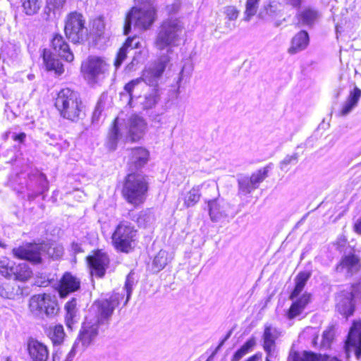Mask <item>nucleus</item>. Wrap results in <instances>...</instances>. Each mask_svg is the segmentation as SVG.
Returning a JSON list of instances; mask_svg holds the SVG:
<instances>
[{
	"label": "nucleus",
	"mask_w": 361,
	"mask_h": 361,
	"mask_svg": "<svg viewBox=\"0 0 361 361\" xmlns=\"http://www.w3.org/2000/svg\"><path fill=\"white\" fill-rule=\"evenodd\" d=\"M185 33L184 23L177 18L164 20L157 35L154 46L159 54L171 56L173 48L178 46Z\"/></svg>",
	"instance_id": "nucleus-1"
},
{
	"label": "nucleus",
	"mask_w": 361,
	"mask_h": 361,
	"mask_svg": "<svg viewBox=\"0 0 361 361\" xmlns=\"http://www.w3.org/2000/svg\"><path fill=\"white\" fill-rule=\"evenodd\" d=\"M157 19V8L150 3L145 2L131 8L127 13L123 27L124 35H128L133 24L140 30L149 29Z\"/></svg>",
	"instance_id": "nucleus-2"
},
{
	"label": "nucleus",
	"mask_w": 361,
	"mask_h": 361,
	"mask_svg": "<svg viewBox=\"0 0 361 361\" xmlns=\"http://www.w3.org/2000/svg\"><path fill=\"white\" fill-rule=\"evenodd\" d=\"M55 106L63 118L72 121L79 120L84 114V106L79 94L69 88L63 89L58 93Z\"/></svg>",
	"instance_id": "nucleus-3"
},
{
	"label": "nucleus",
	"mask_w": 361,
	"mask_h": 361,
	"mask_svg": "<svg viewBox=\"0 0 361 361\" xmlns=\"http://www.w3.org/2000/svg\"><path fill=\"white\" fill-rule=\"evenodd\" d=\"M147 190L145 176L140 173H132L126 178L122 195L129 204L137 207L145 202Z\"/></svg>",
	"instance_id": "nucleus-4"
},
{
	"label": "nucleus",
	"mask_w": 361,
	"mask_h": 361,
	"mask_svg": "<svg viewBox=\"0 0 361 361\" xmlns=\"http://www.w3.org/2000/svg\"><path fill=\"white\" fill-rule=\"evenodd\" d=\"M63 247L47 244H28L13 249L15 257L38 264L42 262V257L47 255L49 257L57 259L63 255Z\"/></svg>",
	"instance_id": "nucleus-5"
},
{
	"label": "nucleus",
	"mask_w": 361,
	"mask_h": 361,
	"mask_svg": "<svg viewBox=\"0 0 361 361\" xmlns=\"http://www.w3.org/2000/svg\"><path fill=\"white\" fill-rule=\"evenodd\" d=\"M109 65L99 56H90L81 64V72L90 84L103 80L109 75Z\"/></svg>",
	"instance_id": "nucleus-6"
},
{
	"label": "nucleus",
	"mask_w": 361,
	"mask_h": 361,
	"mask_svg": "<svg viewBox=\"0 0 361 361\" xmlns=\"http://www.w3.org/2000/svg\"><path fill=\"white\" fill-rule=\"evenodd\" d=\"M137 230L130 222L121 221L112 234V243L121 252H128L135 244Z\"/></svg>",
	"instance_id": "nucleus-7"
},
{
	"label": "nucleus",
	"mask_w": 361,
	"mask_h": 361,
	"mask_svg": "<svg viewBox=\"0 0 361 361\" xmlns=\"http://www.w3.org/2000/svg\"><path fill=\"white\" fill-rule=\"evenodd\" d=\"M29 310L36 317H52L57 314L59 306L54 296L48 293L37 294L31 297Z\"/></svg>",
	"instance_id": "nucleus-8"
},
{
	"label": "nucleus",
	"mask_w": 361,
	"mask_h": 361,
	"mask_svg": "<svg viewBox=\"0 0 361 361\" xmlns=\"http://www.w3.org/2000/svg\"><path fill=\"white\" fill-rule=\"evenodd\" d=\"M171 59L170 56L160 54L159 59L154 63L142 71V75L140 77L142 82H145L149 86L157 87Z\"/></svg>",
	"instance_id": "nucleus-9"
},
{
	"label": "nucleus",
	"mask_w": 361,
	"mask_h": 361,
	"mask_svg": "<svg viewBox=\"0 0 361 361\" xmlns=\"http://www.w3.org/2000/svg\"><path fill=\"white\" fill-rule=\"evenodd\" d=\"M354 298H361V281L353 285L350 291L343 290L337 295L336 307L338 312L345 317L352 315L354 312Z\"/></svg>",
	"instance_id": "nucleus-10"
},
{
	"label": "nucleus",
	"mask_w": 361,
	"mask_h": 361,
	"mask_svg": "<svg viewBox=\"0 0 361 361\" xmlns=\"http://www.w3.org/2000/svg\"><path fill=\"white\" fill-rule=\"evenodd\" d=\"M99 324L94 319L86 317L72 351H82L89 346L97 336Z\"/></svg>",
	"instance_id": "nucleus-11"
},
{
	"label": "nucleus",
	"mask_w": 361,
	"mask_h": 361,
	"mask_svg": "<svg viewBox=\"0 0 361 361\" xmlns=\"http://www.w3.org/2000/svg\"><path fill=\"white\" fill-rule=\"evenodd\" d=\"M64 31L66 37L73 42H82L86 34L82 15L78 13L69 14L66 20Z\"/></svg>",
	"instance_id": "nucleus-12"
},
{
	"label": "nucleus",
	"mask_w": 361,
	"mask_h": 361,
	"mask_svg": "<svg viewBox=\"0 0 361 361\" xmlns=\"http://www.w3.org/2000/svg\"><path fill=\"white\" fill-rule=\"evenodd\" d=\"M202 188L216 189L215 184L210 181H205L201 184L195 185L190 190L180 193L177 201V207L179 209L183 210L194 207L200 200V191Z\"/></svg>",
	"instance_id": "nucleus-13"
},
{
	"label": "nucleus",
	"mask_w": 361,
	"mask_h": 361,
	"mask_svg": "<svg viewBox=\"0 0 361 361\" xmlns=\"http://www.w3.org/2000/svg\"><path fill=\"white\" fill-rule=\"evenodd\" d=\"M269 166H265L250 176H240L238 178L239 192L247 195L252 190L257 188L259 185L268 176Z\"/></svg>",
	"instance_id": "nucleus-14"
},
{
	"label": "nucleus",
	"mask_w": 361,
	"mask_h": 361,
	"mask_svg": "<svg viewBox=\"0 0 361 361\" xmlns=\"http://www.w3.org/2000/svg\"><path fill=\"white\" fill-rule=\"evenodd\" d=\"M121 295L118 293H114L109 299L100 300L94 302L93 308L96 309L98 316L94 319L98 324L103 323L108 319L113 314L115 308L118 305Z\"/></svg>",
	"instance_id": "nucleus-15"
},
{
	"label": "nucleus",
	"mask_w": 361,
	"mask_h": 361,
	"mask_svg": "<svg viewBox=\"0 0 361 361\" xmlns=\"http://www.w3.org/2000/svg\"><path fill=\"white\" fill-rule=\"evenodd\" d=\"M281 332L270 325L264 326L262 334V347L267 354L266 361H273L277 356L276 340L281 336Z\"/></svg>",
	"instance_id": "nucleus-16"
},
{
	"label": "nucleus",
	"mask_w": 361,
	"mask_h": 361,
	"mask_svg": "<svg viewBox=\"0 0 361 361\" xmlns=\"http://www.w3.org/2000/svg\"><path fill=\"white\" fill-rule=\"evenodd\" d=\"M351 348L355 351L357 357H359L361 355V322H354L350 330L345 345L347 357L349 356Z\"/></svg>",
	"instance_id": "nucleus-17"
},
{
	"label": "nucleus",
	"mask_w": 361,
	"mask_h": 361,
	"mask_svg": "<svg viewBox=\"0 0 361 361\" xmlns=\"http://www.w3.org/2000/svg\"><path fill=\"white\" fill-rule=\"evenodd\" d=\"M27 351L31 361H47L49 353L47 346L39 341L30 338L27 341Z\"/></svg>",
	"instance_id": "nucleus-18"
},
{
	"label": "nucleus",
	"mask_w": 361,
	"mask_h": 361,
	"mask_svg": "<svg viewBox=\"0 0 361 361\" xmlns=\"http://www.w3.org/2000/svg\"><path fill=\"white\" fill-rule=\"evenodd\" d=\"M128 128L129 137L133 142H136L142 138L147 132V123L142 117L135 114L129 118Z\"/></svg>",
	"instance_id": "nucleus-19"
},
{
	"label": "nucleus",
	"mask_w": 361,
	"mask_h": 361,
	"mask_svg": "<svg viewBox=\"0 0 361 361\" xmlns=\"http://www.w3.org/2000/svg\"><path fill=\"white\" fill-rule=\"evenodd\" d=\"M87 261L92 269V275L102 277L108 267L109 259L106 254L99 250L93 255L87 257Z\"/></svg>",
	"instance_id": "nucleus-20"
},
{
	"label": "nucleus",
	"mask_w": 361,
	"mask_h": 361,
	"mask_svg": "<svg viewBox=\"0 0 361 361\" xmlns=\"http://www.w3.org/2000/svg\"><path fill=\"white\" fill-rule=\"evenodd\" d=\"M209 216L213 221H218L228 216L231 206L224 200H209Z\"/></svg>",
	"instance_id": "nucleus-21"
},
{
	"label": "nucleus",
	"mask_w": 361,
	"mask_h": 361,
	"mask_svg": "<svg viewBox=\"0 0 361 361\" xmlns=\"http://www.w3.org/2000/svg\"><path fill=\"white\" fill-rule=\"evenodd\" d=\"M160 99V93L157 87H154L150 92H147L143 96L135 98L133 106H138L142 110H149L154 108Z\"/></svg>",
	"instance_id": "nucleus-22"
},
{
	"label": "nucleus",
	"mask_w": 361,
	"mask_h": 361,
	"mask_svg": "<svg viewBox=\"0 0 361 361\" xmlns=\"http://www.w3.org/2000/svg\"><path fill=\"white\" fill-rule=\"evenodd\" d=\"M149 160V152L145 147L133 148L130 151L129 165L130 167L138 169L143 167Z\"/></svg>",
	"instance_id": "nucleus-23"
},
{
	"label": "nucleus",
	"mask_w": 361,
	"mask_h": 361,
	"mask_svg": "<svg viewBox=\"0 0 361 361\" xmlns=\"http://www.w3.org/2000/svg\"><path fill=\"white\" fill-rule=\"evenodd\" d=\"M80 282L70 273H66L60 280L59 293L61 298L66 297L69 293L80 288Z\"/></svg>",
	"instance_id": "nucleus-24"
},
{
	"label": "nucleus",
	"mask_w": 361,
	"mask_h": 361,
	"mask_svg": "<svg viewBox=\"0 0 361 361\" xmlns=\"http://www.w3.org/2000/svg\"><path fill=\"white\" fill-rule=\"evenodd\" d=\"M51 46L55 52L65 61L68 62L73 61V54L61 35L56 34L54 36L51 40Z\"/></svg>",
	"instance_id": "nucleus-25"
},
{
	"label": "nucleus",
	"mask_w": 361,
	"mask_h": 361,
	"mask_svg": "<svg viewBox=\"0 0 361 361\" xmlns=\"http://www.w3.org/2000/svg\"><path fill=\"white\" fill-rule=\"evenodd\" d=\"M360 268V259L355 255L343 257L340 264L336 267L338 272L346 271L347 274L352 275L359 271Z\"/></svg>",
	"instance_id": "nucleus-26"
},
{
	"label": "nucleus",
	"mask_w": 361,
	"mask_h": 361,
	"mask_svg": "<svg viewBox=\"0 0 361 361\" xmlns=\"http://www.w3.org/2000/svg\"><path fill=\"white\" fill-rule=\"evenodd\" d=\"M319 13L312 8H306L296 15L299 26H312L319 18Z\"/></svg>",
	"instance_id": "nucleus-27"
},
{
	"label": "nucleus",
	"mask_w": 361,
	"mask_h": 361,
	"mask_svg": "<svg viewBox=\"0 0 361 361\" xmlns=\"http://www.w3.org/2000/svg\"><path fill=\"white\" fill-rule=\"evenodd\" d=\"M309 44V35L306 31H300L296 34L291 41V46L288 49V53L295 54L305 49Z\"/></svg>",
	"instance_id": "nucleus-28"
},
{
	"label": "nucleus",
	"mask_w": 361,
	"mask_h": 361,
	"mask_svg": "<svg viewBox=\"0 0 361 361\" xmlns=\"http://www.w3.org/2000/svg\"><path fill=\"white\" fill-rule=\"evenodd\" d=\"M361 97V90L355 87L353 91L350 92L346 101L343 104L340 115L345 116L350 114L352 110L357 105L358 102Z\"/></svg>",
	"instance_id": "nucleus-29"
},
{
	"label": "nucleus",
	"mask_w": 361,
	"mask_h": 361,
	"mask_svg": "<svg viewBox=\"0 0 361 361\" xmlns=\"http://www.w3.org/2000/svg\"><path fill=\"white\" fill-rule=\"evenodd\" d=\"M310 301V295L307 293L303 294L291 305L287 314L288 318L289 319H293L299 316L303 312Z\"/></svg>",
	"instance_id": "nucleus-30"
},
{
	"label": "nucleus",
	"mask_w": 361,
	"mask_h": 361,
	"mask_svg": "<svg viewBox=\"0 0 361 361\" xmlns=\"http://www.w3.org/2000/svg\"><path fill=\"white\" fill-rule=\"evenodd\" d=\"M138 47L139 42L136 40L135 37L128 38L123 47L120 48L117 54L116 60L114 61V66L117 69L119 68L123 61L126 59L128 48L135 49L138 48Z\"/></svg>",
	"instance_id": "nucleus-31"
},
{
	"label": "nucleus",
	"mask_w": 361,
	"mask_h": 361,
	"mask_svg": "<svg viewBox=\"0 0 361 361\" xmlns=\"http://www.w3.org/2000/svg\"><path fill=\"white\" fill-rule=\"evenodd\" d=\"M32 271L25 262L14 265L12 271V279L19 281H26L32 277Z\"/></svg>",
	"instance_id": "nucleus-32"
},
{
	"label": "nucleus",
	"mask_w": 361,
	"mask_h": 361,
	"mask_svg": "<svg viewBox=\"0 0 361 361\" xmlns=\"http://www.w3.org/2000/svg\"><path fill=\"white\" fill-rule=\"evenodd\" d=\"M43 59L48 71H54L59 75L63 72L62 63L58 59L54 58L49 51H44Z\"/></svg>",
	"instance_id": "nucleus-33"
},
{
	"label": "nucleus",
	"mask_w": 361,
	"mask_h": 361,
	"mask_svg": "<svg viewBox=\"0 0 361 361\" xmlns=\"http://www.w3.org/2000/svg\"><path fill=\"white\" fill-rule=\"evenodd\" d=\"M118 118H115L113 126L109 133L106 146L110 150H114L117 145V142L121 137L119 128L118 126Z\"/></svg>",
	"instance_id": "nucleus-34"
},
{
	"label": "nucleus",
	"mask_w": 361,
	"mask_h": 361,
	"mask_svg": "<svg viewBox=\"0 0 361 361\" xmlns=\"http://www.w3.org/2000/svg\"><path fill=\"white\" fill-rule=\"evenodd\" d=\"M21 294L19 287L13 286L8 283L0 284V297L5 299L14 300Z\"/></svg>",
	"instance_id": "nucleus-35"
},
{
	"label": "nucleus",
	"mask_w": 361,
	"mask_h": 361,
	"mask_svg": "<svg viewBox=\"0 0 361 361\" xmlns=\"http://www.w3.org/2000/svg\"><path fill=\"white\" fill-rule=\"evenodd\" d=\"M42 0H21L23 11L27 16L37 14L42 6Z\"/></svg>",
	"instance_id": "nucleus-36"
},
{
	"label": "nucleus",
	"mask_w": 361,
	"mask_h": 361,
	"mask_svg": "<svg viewBox=\"0 0 361 361\" xmlns=\"http://www.w3.org/2000/svg\"><path fill=\"white\" fill-rule=\"evenodd\" d=\"M293 361H340L335 357L305 353L302 356L295 355Z\"/></svg>",
	"instance_id": "nucleus-37"
},
{
	"label": "nucleus",
	"mask_w": 361,
	"mask_h": 361,
	"mask_svg": "<svg viewBox=\"0 0 361 361\" xmlns=\"http://www.w3.org/2000/svg\"><path fill=\"white\" fill-rule=\"evenodd\" d=\"M310 277V274L308 272H300L298 274L295 279V287L290 296V299L293 300L299 295Z\"/></svg>",
	"instance_id": "nucleus-38"
},
{
	"label": "nucleus",
	"mask_w": 361,
	"mask_h": 361,
	"mask_svg": "<svg viewBox=\"0 0 361 361\" xmlns=\"http://www.w3.org/2000/svg\"><path fill=\"white\" fill-rule=\"evenodd\" d=\"M171 257L169 254L163 250H161L153 260V266L157 270L163 269L166 265L171 261Z\"/></svg>",
	"instance_id": "nucleus-39"
},
{
	"label": "nucleus",
	"mask_w": 361,
	"mask_h": 361,
	"mask_svg": "<svg viewBox=\"0 0 361 361\" xmlns=\"http://www.w3.org/2000/svg\"><path fill=\"white\" fill-rule=\"evenodd\" d=\"M255 345L256 341L255 338H250L241 346L239 350L235 352L231 359V361H239L243 357L247 355Z\"/></svg>",
	"instance_id": "nucleus-40"
},
{
	"label": "nucleus",
	"mask_w": 361,
	"mask_h": 361,
	"mask_svg": "<svg viewBox=\"0 0 361 361\" xmlns=\"http://www.w3.org/2000/svg\"><path fill=\"white\" fill-rule=\"evenodd\" d=\"M15 263L6 257H0V274L7 279H12Z\"/></svg>",
	"instance_id": "nucleus-41"
},
{
	"label": "nucleus",
	"mask_w": 361,
	"mask_h": 361,
	"mask_svg": "<svg viewBox=\"0 0 361 361\" xmlns=\"http://www.w3.org/2000/svg\"><path fill=\"white\" fill-rule=\"evenodd\" d=\"M259 1L260 0L246 1L243 20L248 22L250 20L251 18L256 14Z\"/></svg>",
	"instance_id": "nucleus-42"
},
{
	"label": "nucleus",
	"mask_w": 361,
	"mask_h": 361,
	"mask_svg": "<svg viewBox=\"0 0 361 361\" xmlns=\"http://www.w3.org/2000/svg\"><path fill=\"white\" fill-rule=\"evenodd\" d=\"M49 337L54 344H60L65 337L63 327L61 324L55 325L50 329Z\"/></svg>",
	"instance_id": "nucleus-43"
},
{
	"label": "nucleus",
	"mask_w": 361,
	"mask_h": 361,
	"mask_svg": "<svg viewBox=\"0 0 361 361\" xmlns=\"http://www.w3.org/2000/svg\"><path fill=\"white\" fill-rule=\"evenodd\" d=\"M267 14L271 17H275L281 14L282 11L281 4L277 0H269L264 6Z\"/></svg>",
	"instance_id": "nucleus-44"
},
{
	"label": "nucleus",
	"mask_w": 361,
	"mask_h": 361,
	"mask_svg": "<svg viewBox=\"0 0 361 361\" xmlns=\"http://www.w3.org/2000/svg\"><path fill=\"white\" fill-rule=\"evenodd\" d=\"M190 73H191L190 64L183 65L179 74H178V78L176 80V85H177L176 92L178 94L180 93V88L182 82L190 77Z\"/></svg>",
	"instance_id": "nucleus-45"
},
{
	"label": "nucleus",
	"mask_w": 361,
	"mask_h": 361,
	"mask_svg": "<svg viewBox=\"0 0 361 361\" xmlns=\"http://www.w3.org/2000/svg\"><path fill=\"white\" fill-rule=\"evenodd\" d=\"M190 73H191L190 64L183 65L179 74H178V78L176 80V85H177L176 92L178 94L180 93V88L182 82L190 77Z\"/></svg>",
	"instance_id": "nucleus-46"
},
{
	"label": "nucleus",
	"mask_w": 361,
	"mask_h": 361,
	"mask_svg": "<svg viewBox=\"0 0 361 361\" xmlns=\"http://www.w3.org/2000/svg\"><path fill=\"white\" fill-rule=\"evenodd\" d=\"M334 332L333 327H330L324 331L322 339L321 341V347L323 348H328L330 347L331 343L334 339Z\"/></svg>",
	"instance_id": "nucleus-47"
},
{
	"label": "nucleus",
	"mask_w": 361,
	"mask_h": 361,
	"mask_svg": "<svg viewBox=\"0 0 361 361\" xmlns=\"http://www.w3.org/2000/svg\"><path fill=\"white\" fill-rule=\"evenodd\" d=\"M142 82L140 78H137L136 79L132 80L128 83H127L125 87V91L129 94V102L128 104L130 106H133V103H134V99L132 95V92L134 88Z\"/></svg>",
	"instance_id": "nucleus-48"
},
{
	"label": "nucleus",
	"mask_w": 361,
	"mask_h": 361,
	"mask_svg": "<svg viewBox=\"0 0 361 361\" xmlns=\"http://www.w3.org/2000/svg\"><path fill=\"white\" fill-rule=\"evenodd\" d=\"M135 279L134 277V273L130 272L127 276L126 281L125 283L124 288H125V290L126 291V294H127L126 300L125 304L127 303V302L128 301V300L130 298V295H131L132 291H133V286L135 285Z\"/></svg>",
	"instance_id": "nucleus-49"
},
{
	"label": "nucleus",
	"mask_w": 361,
	"mask_h": 361,
	"mask_svg": "<svg viewBox=\"0 0 361 361\" xmlns=\"http://www.w3.org/2000/svg\"><path fill=\"white\" fill-rule=\"evenodd\" d=\"M298 161V154L295 152L292 154L286 155L280 162V168L281 170H286V167L290 164H296Z\"/></svg>",
	"instance_id": "nucleus-50"
},
{
	"label": "nucleus",
	"mask_w": 361,
	"mask_h": 361,
	"mask_svg": "<svg viewBox=\"0 0 361 361\" xmlns=\"http://www.w3.org/2000/svg\"><path fill=\"white\" fill-rule=\"evenodd\" d=\"M224 13L229 20H235L239 16V11L234 6H226Z\"/></svg>",
	"instance_id": "nucleus-51"
},
{
	"label": "nucleus",
	"mask_w": 361,
	"mask_h": 361,
	"mask_svg": "<svg viewBox=\"0 0 361 361\" xmlns=\"http://www.w3.org/2000/svg\"><path fill=\"white\" fill-rule=\"evenodd\" d=\"M75 316V312H66L65 320L66 323V326L68 328H71L72 324L74 323V317Z\"/></svg>",
	"instance_id": "nucleus-52"
},
{
	"label": "nucleus",
	"mask_w": 361,
	"mask_h": 361,
	"mask_svg": "<svg viewBox=\"0 0 361 361\" xmlns=\"http://www.w3.org/2000/svg\"><path fill=\"white\" fill-rule=\"evenodd\" d=\"M66 0H48V4L54 8H61L63 6Z\"/></svg>",
	"instance_id": "nucleus-53"
},
{
	"label": "nucleus",
	"mask_w": 361,
	"mask_h": 361,
	"mask_svg": "<svg viewBox=\"0 0 361 361\" xmlns=\"http://www.w3.org/2000/svg\"><path fill=\"white\" fill-rule=\"evenodd\" d=\"M93 27H96L98 32H102L104 29V21L102 18L94 20Z\"/></svg>",
	"instance_id": "nucleus-54"
},
{
	"label": "nucleus",
	"mask_w": 361,
	"mask_h": 361,
	"mask_svg": "<svg viewBox=\"0 0 361 361\" xmlns=\"http://www.w3.org/2000/svg\"><path fill=\"white\" fill-rule=\"evenodd\" d=\"M65 309L66 310V312H75V300H72L71 302H68L65 305Z\"/></svg>",
	"instance_id": "nucleus-55"
},
{
	"label": "nucleus",
	"mask_w": 361,
	"mask_h": 361,
	"mask_svg": "<svg viewBox=\"0 0 361 361\" xmlns=\"http://www.w3.org/2000/svg\"><path fill=\"white\" fill-rule=\"evenodd\" d=\"M284 1L286 4L290 5L294 8L299 7L301 5L302 1V0H284Z\"/></svg>",
	"instance_id": "nucleus-56"
},
{
	"label": "nucleus",
	"mask_w": 361,
	"mask_h": 361,
	"mask_svg": "<svg viewBox=\"0 0 361 361\" xmlns=\"http://www.w3.org/2000/svg\"><path fill=\"white\" fill-rule=\"evenodd\" d=\"M353 230L356 233L361 235V218L355 223Z\"/></svg>",
	"instance_id": "nucleus-57"
},
{
	"label": "nucleus",
	"mask_w": 361,
	"mask_h": 361,
	"mask_svg": "<svg viewBox=\"0 0 361 361\" xmlns=\"http://www.w3.org/2000/svg\"><path fill=\"white\" fill-rule=\"evenodd\" d=\"M262 357V355L260 353H257L251 357H250L246 361H259Z\"/></svg>",
	"instance_id": "nucleus-58"
},
{
	"label": "nucleus",
	"mask_w": 361,
	"mask_h": 361,
	"mask_svg": "<svg viewBox=\"0 0 361 361\" xmlns=\"http://www.w3.org/2000/svg\"><path fill=\"white\" fill-rule=\"evenodd\" d=\"M25 137V134L22 133H20L19 135H16L14 137V140L23 142L24 140Z\"/></svg>",
	"instance_id": "nucleus-59"
},
{
	"label": "nucleus",
	"mask_w": 361,
	"mask_h": 361,
	"mask_svg": "<svg viewBox=\"0 0 361 361\" xmlns=\"http://www.w3.org/2000/svg\"><path fill=\"white\" fill-rule=\"evenodd\" d=\"M144 219L145 220L146 219H147L148 220H150L151 219V216L149 215H147V214H143L142 216H140L138 220H137V223L140 224V225H142V219Z\"/></svg>",
	"instance_id": "nucleus-60"
},
{
	"label": "nucleus",
	"mask_w": 361,
	"mask_h": 361,
	"mask_svg": "<svg viewBox=\"0 0 361 361\" xmlns=\"http://www.w3.org/2000/svg\"><path fill=\"white\" fill-rule=\"evenodd\" d=\"M347 241V238H345V236L344 235H341L339 238H338V243L339 245H343Z\"/></svg>",
	"instance_id": "nucleus-61"
},
{
	"label": "nucleus",
	"mask_w": 361,
	"mask_h": 361,
	"mask_svg": "<svg viewBox=\"0 0 361 361\" xmlns=\"http://www.w3.org/2000/svg\"><path fill=\"white\" fill-rule=\"evenodd\" d=\"M230 335H231V332H229L228 334V335L225 337V338L224 340H222V341L219 343V345L216 348V350L220 349V348L224 345V342L229 338Z\"/></svg>",
	"instance_id": "nucleus-62"
},
{
	"label": "nucleus",
	"mask_w": 361,
	"mask_h": 361,
	"mask_svg": "<svg viewBox=\"0 0 361 361\" xmlns=\"http://www.w3.org/2000/svg\"><path fill=\"white\" fill-rule=\"evenodd\" d=\"M317 339H318V336H317L316 338H314L313 340V343L314 345H317Z\"/></svg>",
	"instance_id": "nucleus-63"
},
{
	"label": "nucleus",
	"mask_w": 361,
	"mask_h": 361,
	"mask_svg": "<svg viewBox=\"0 0 361 361\" xmlns=\"http://www.w3.org/2000/svg\"><path fill=\"white\" fill-rule=\"evenodd\" d=\"M5 245L2 243V241L0 240V247H5Z\"/></svg>",
	"instance_id": "nucleus-64"
}]
</instances>
